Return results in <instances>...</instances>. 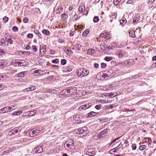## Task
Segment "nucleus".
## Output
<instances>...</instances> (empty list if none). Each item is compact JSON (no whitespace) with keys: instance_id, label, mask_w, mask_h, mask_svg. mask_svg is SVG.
<instances>
[{"instance_id":"nucleus-60","label":"nucleus","mask_w":156,"mask_h":156,"mask_svg":"<svg viewBox=\"0 0 156 156\" xmlns=\"http://www.w3.org/2000/svg\"><path fill=\"white\" fill-rule=\"evenodd\" d=\"M49 52L50 53L51 55H54L55 53V51H53L52 50H50Z\"/></svg>"},{"instance_id":"nucleus-52","label":"nucleus","mask_w":156,"mask_h":156,"mask_svg":"<svg viewBox=\"0 0 156 156\" xmlns=\"http://www.w3.org/2000/svg\"><path fill=\"white\" fill-rule=\"evenodd\" d=\"M132 149L133 150H135L136 149V145L135 144H133L132 145Z\"/></svg>"},{"instance_id":"nucleus-8","label":"nucleus","mask_w":156,"mask_h":156,"mask_svg":"<svg viewBox=\"0 0 156 156\" xmlns=\"http://www.w3.org/2000/svg\"><path fill=\"white\" fill-rule=\"evenodd\" d=\"M34 151L37 153H40L42 152L43 151V148L41 146H38L37 147L34 149Z\"/></svg>"},{"instance_id":"nucleus-31","label":"nucleus","mask_w":156,"mask_h":156,"mask_svg":"<svg viewBox=\"0 0 156 156\" xmlns=\"http://www.w3.org/2000/svg\"><path fill=\"white\" fill-rule=\"evenodd\" d=\"M99 20V19L98 16H95L93 19V21L94 23L98 22Z\"/></svg>"},{"instance_id":"nucleus-17","label":"nucleus","mask_w":156,"mask_h":156,"mask_svg":"<svg viewBox=\"0 0 156 156\" xmlns=\"http://www.w3.org/2000/svg\"><path fill=\"white\" fill-rule=\"evenodd\" d=\"M107 132V131L106 129H104L101 131L100 133L99 134L98 136L99 138H101V136H105V134Z\"/></svg>"},{"instance_id":"nucleus-18","label":"nucleus","mask_w":156,"mask_h":156,"mask_svg":"<svg viewBox=\"0 0 156 156\" xmlns=\"http://www.w3.org/2000/svg\"><path fill=\"white\" fill-rule=\"evenodd\" d=\"M45 46H46L45 45L44 46H40V52L41 54V51H42V52L44 53V54L46 52V48H45Z\"/></svg>"},{"instance_id":"nucleus-27","label":"nucleus","mask_w":156,"mask_h":156,"mask_svg":"<svg viewBox=\"0 0 156 156\" xmlns=\"http://www.w3.org/2000/svg\"><path fill=\"white\" fill-rule=\"evenodd\" d=\"M64 51L67 54H71L73 53L72 50L70 49H68V48H65Z\"/></svg>"},{"instance_id":"nucleus-54","label":"nucleus","mask_w":156,"mask_h":156,"mask_svg":"<svg viewBox=\"0 0 156 156\" xmlns=\"http://www.w3.org/2000/svg\"><path fill=\"white\" fill-rule=\"evenodd\" d=\"M78 15H77L76 14H75V15L74 16L73 18L74 19L73 20H75V21L76 20L78 19Z\"/></svg>"},{"instance_id":"nucleus-2","label":"nucleus","mask_w":156,"mask_h":156,"mask_svg":"<svg viewBox=\"0 0 156 156\" xmlns=\"http://www.w3.org/2000/svg\"><path fill=\"white\" fill-rule=\"evenodd\" d=\"M14 62L16 64L20 66H25L27 63L25 60L19 59L15 60Z\"/></svg>"},{"instance_id":"nucleus-37","label":"nucleus","mask_w":156,"mask_h":156,"mask_svg":"<svg viewBox=\"0 0 156 156\" xmlns=\"http://www.w3.org/2000/svg\"><path fill=\"white\" fill-rule=\"evenodd\" d=\"M8 20H9V19L6 16L4 17L3 18V23H6L8 21Z\"/></svg>"},{"instance_id":"nucleus-25","label":"nucleus","mask_w":156,"mask_h":156,"mask_svg":"<svg viewBox=\"0 0 156 156\" xmlns=\"http://www.w3.org/2000/svg\"><path fill=\"white\" fill-rule=\"evenodd\" d=\"M118 95L119 94L117 93H116V92H113L109 93V96L111 98H112Z\"/></svg>"},{"instance_id":"nucleus-43","label":"nucleus","mask_w":156,"mask_h":156,"mask_svg":"<svg viewBox=\"0 0 156 156\" xmlns=\"http://www.w3.org/2000/svg\"><path fill=\"white\" fill-rule=\"evenodd\" d=\"M7 41L10 43V44H12V43L13 41L11 38H7L6 39Z\"/></svg>"},{"instance_id":"nucleus-28","label":"nucleus","mask_w":156,"mask_h":156,"mask_svg":"<svg viewBox=\"0 0 156 156\" xmlns=\"http://www.w3.org/2000/svg\"><path fill=\"white\" fill-rule=\"evenodd\" d=\"M90 30L89 29H87L85 30L83 33L82 35L84 37H86L87 34L89 33Z\"/></svg>"},{"instance_id":"nucleus-21","label":"nucleus","mask_w":156,"mask_h":156,"mask_svg":"<svg viewBox=\"0 0 156 156\" xmlns=\"http://www.w3.org/2000/svg\"><path fill=\"white\" fill-rule=\"evenodd\" d=\"M108 75L109 76L111 77H113L115 75V73L114 72L113 70H110L108 73Z\"/></svg>"},{"instance_id":"nucleus-41","label":"nucleus","mask_w":156,"mask_h":156,"mask_svg":"<svg viewBox=\"0 0 156 156\" xmlns=\"http://www.w3.org/2000/svg\"><path fill=\"white\" fill-rule=\"evenodd\" d=\"M66 60L65 59H62L61 61V63L62 65H64L66 64Z\"/></svg>"},{"instance_id":"nucleus-6","label":"nucleus","mask_w":156,"mask_h":156,"mask_svg":"<svg viewBox=\"0 0 156 156\" xmlns=\"http://www.w3.org/2000/svg\"><path fill=\"white\" fill-rule=\"evenodd\" d=\"M68 89H64L61 90L60 92V95L63 96H69V94L68 93Z\"/></svg>"},{"instance_id":"nucleus-3","label":"nucleus","mask_w":156,"mask_h":156,"mask_svg":"<svg viewBox=\"0 0 156 156\" xmlns=\"http://www.w3.org/2000/svg\"><path fill=\"white\" fill-rule=\"evenodd\" d=\"M117 54L119 58H121L123 57H126L128 56V53L124 51H122L120 50H118L117 51Z\"/></svg>"},{"instance_id":"nucleus-48","label":"nucleus","mask_w":156,"mask_h":156,"mask_svg":"<svg viewBox=\"0 0 156 156\" xmlns=\"http://www.w3.org/2000/svg\"><path fill=\"white\" fill-rule=\"evenodd\" d=\"M13 31L14 32H16L18 30V28L16 26H14L12 28Z\"/></svg>"},{"instance_id":"nucleus-58","label":"nucleus","mask_w":156,"mask_h":156,"mask_svg":"<svg viewBox=\"0 0 156 156\" xmlns=\"http://www.w3.org/2000/svg\"><path fill=\"white\" fill-rule=\"evenodd\" d=\"M41 70L39 69L36 70L34 71V73H35L40 74L41 73Z\"/></svg>"},{"instance_id":"nucleus-34","label":"nucleus","mask_w":156,"mask_h":156,"mask_svg":"<svg viewBox=\"0 0 156 156\" xmlns=\"http://www.w3.org/2000/svg\"><path fill=\"white\" fill-rule=\"evenodd\" d=\"M15 148L13 147L12 148H9L6 150L7 151V153H9L11 152L14 151L15 150Z\"/></svg>"},{"instance_id":"nucleus-24","label":"nucleus","mask_w":156,"mask_h":156,"mask_svg":"<svg viewBox=\"0 0 156 156\" xmlns=\"http://www.w3.org/2000/svg\"><path fill=\"white\" fill-rule=\"evenodd\" d=\"M19 127H16L12 129V131L13 134L17 133L18 132V130L20 129Z\"/></svg>"},{"instance_id":"nucleus-15","label":"nucleus","mask_w":156,"mask_h":156,"mask_svg":"<svg viewBox=\"0 0 156 156\" xmlns=\"http://www.w3.org/2000/svg\"><path fill=\"white\" fill-rule=\"evenodd\" d=\"M89 104H88V105H82L79 108V109L81 110V109L85 110L86 109L89 108L90 107V105H89Z\"/></svg>"},{"instance_id":"nucleus-59","label":"nucleus","mask_w":156,"mask_h":156,"mask_svg":"<svg viewBox=\"0 0 156 156\" xmlns=\"http://www.w3.org/2000/svg\"><path fill=\"white\" fill-rule=\"evenodd\" d=\"M28 89H30V90H33L36 89L35 87L34 86H32V87L28 88Z\"/></svg>"},{"instance_id":"nucleus-64","label":"nucleus","mask_w":156,"mask_h":156,"mask_svg":"<svg viewBox=\"0 0 156 156\" xmlns=\"http://www.w3.org/2000/svg\"><path fill=\"white\" fill-rule=\"evenodd\" d=\"M74 31H71L70 33V35L71 36H73L74 34Z\"/></svg>"},{"instance_id":"nucleus-61","label":"nucleus","mask_w":156,"mask_h":156,"mask_svg":"<svg viewBox=\"0 0 156 156\" xmlns=\"http://www.w3.org/2000/svg\"><path fill=\"white\" fill-rule=\"evenodd\" d=\"M66 70L68 72H69L72 70V69L70 68L69 66H68Z\"/></svg>"},{"instance_id":"nucleus-36","label":"nucleus","mask_w":156,"mask_h":156,"mask_svg":"<svg viewBox=\"0 0 156 156\" xmlns=\"http://www.w3.org/2000/svg\"><path fill=\"white\" fill-rule=\"evenodd\" d=\"M116 16L117 15L115 14L114 15H111V16H110V18L111 19L112 18V19H115L116 18ZM113 21V20L111 19V20H110V22L111 23Z\"/></svg>"},{"instance_id":"nucleus-4","label":"nucleus","mask_w":156,"mask_h":156,"mask_svg":"<svg viewBox=\"0 0 156 156\" xmlns=\"http://www.w3.org/2000/svg\"><path fill=\"white\" fill-rule=\"evenodd\" d=\"M15 106H13L12 107H6L3 108L0 110V113H6V112H9L13 110L14 109Z\"/></svg>"},{"instance_id":"nucleus-5","label":"nucleus","mask_w":156,"mask_h":156,"mask_svg":"<svg viewBox=\"0 0 156 156\" xmlns=\"http://www.w3.org/2000/svg\"><path fill=\"white\" fill-rule=\"evenodd\" d=\"M39 132V130L34 129L31 130L29 132V134L31 137H33L37 134Z\"/></svg>"},{"instance_id":"nucleus-62","label":"nucleus","mask_w":156,"mask_h":156,"mask_svg":"<svg viewBox=\"0 0 156 156\" xmlns=\"http://www.w3.org/2000/svg\"><path fill=\"white\" fill-rule=\"evenodd\" d=\"M94 67L96 68H98L99 66V65L98 63H95L94 64Z\"/></svg>"},{"instance_id":"nucleus-35","label":"nucleus","mask_w":156,"mask_h":156,"mask_svg":"<svg viewBox=\"0 0 156 156\" xmlns=\"http://www.w3.org/2000/svg\"><path fill=\"white\" fill-rule=\"evenodd\" d=\"M112 57L111 56L110 57H105L104 58L105 60L107 61H109L112 59Z\"/></svg>"},{"instance_id":"nucleus-11","label":"nucleus","mask_w":156,"mask_h":156,"mask_svg":"<svg viewBox=\"0 0 156 156\" xmlns=\"http://www.w3.org/2000/svg\"><path fill=\"white\" fill-rule=\"evenodd\" d=\"M140 17L138 15H135L133 20V23L134 24H136L140 20Z\"/></svg>"},{"instance_id":"nucleus-10","label":"nucleus","mask_w":156,"mask_h":156,"mask_svg":"<svg viewBox=\"0 0 156 156\" xmlns=\"http://www.w3.org/2000/svg\"><path fill=\"white\" fill-rule=\"evenodd\" d=\"M97 113L94 112H91L87 114L86 117L87 118H90L96 115Z\"/></svg>"},{"instance_id":"nucleus-42","label":"nucleus","mask_w":156,"mask_h":156,"mask_svg":"<svg viewBox=\"0 0 156 156\" xmlns=\"http://www.w3.org/2000/svg\"><path fill=\"white\" fill-rule=\"evenodd\" d=\"M59 62V60L58 59L56 58L51 61V62L53 63H57Z\"/></svg>"},{"instance_id":"nucleus-38","label":"nucleus","mask_w":156,"mask_h":156,"mask_svg":"<svg viewBox=\"0 0 156 156\" xmlns=\"http://www.w3.org/2000/svg\"><path fill=\"white\" fill-rule=\"evenodd\" d=\"M86 154L90 156H93L94 154V152L93 151L89 152L87 151L86 153Z\"/></svg>"},{"instance_id":"nucleus-32","label":"nucleus","mask_w":156,"mask_h":156,"mask_svg":"<svg viewBox=\"0 0 156 156\" xmlns=\"http://www.w3.org/2000/svg\"><path fill=\"white\" fill-rule=\"evenodd\" d=\"M94 51V50L93 49H89L87 51V53L89 55L92 54Z\"/></svg>"},{"instance_id":"nucleus-55","label":"nucleus","mask_w":156,"mask_h":156,"mask_svg":"<svg viewBox=\"0 0 156 156\" xmlns=\"http://www.w3.org/2000/svg\"><path fill=\"white\" fill-rule=\"evenodd\" d=\"M154 1L155 0H154L153 1H151L150 2V0H148L147 2V4L149 5H151V4H153L154 2Z\"/></svg>"},{"instance_id":"nucleus-57","label":"nucleus","mask_w":156,"mask_h":156,"mask_svg":"<svg viewBox=\"0 0 156 156\" xmlns=\"http://www.w3.org/2000/svg\"><path fill=\"white\" fill-rule=\"evenodd\" d=\"M23 53L27 55H29L30 54V52L28 51H24L23 52Z\"/></svg>"},{"instance_id":"nucleus-39","label":"nucleus","mask_w":156,"mask_h":156,"mask_svg":"<svg viewBox=\"0 0 156 156\" xmlns=\"http://www.w3.org/2000/svg\"><path fill=\"white\" fill-rule=\"evenodd\" d=\"M126 19L125 18H123L121 20H120V24L122 25V24L124 23H126Z\"/></svg>"},{"instance_id":"nucleus-12","label":"nucleus","mask_w":156,"mask_h":156,"mask_svg":"<svg viewBox=\"0 0 156 156\" xmlns=\"http://www.w3.org/2000/svg\"><path fill=\"white\" fill-rule=\"evenodd\" d=\"M117 87L115 84H112L109 85L107 88V89L109 90L116 89Z\"/></svg>"},{"instance_id":"nucleus-49","label":"nucleus","mask_w":156,"mask_h":156,"mask_svg":"<svg viewBox=\"0 0 156 156\" xmlns=\"http://www.w3.org/2000/svg\"><path fill=\"white\" fill-rule=\"evenodd\" d=\"M27 36L28 38H31L33 37V34H27Z\"/></svg>"},{"instance_id":"nucleus-47","label":"nucleus","mask_w":156,"mask_h":156,"mask_svg":"<svg viewBox=\"0 0 156 156\" xmlns=\"http://www.w3.org/2000/svg\"><path fill=\"white\" fill-rule=\"evenodd\" d=\"M106 64L104 63H101V67L102 68H105L106 66Z\"/></svg>"},{"instance_id":"nucleus-16","label":"nucleus","mask_w":156,"mask_h":156,"mask_svg":"<svg viewBox=\"0 0 156 156\" xmlns=\"http://www.w3.org/2000/svg\"><path fill=\"white\" fill-rule=\"evenodd\" d=\"M82 46L81 44H77L74 46L72 48V49L77 50L78 51L80 50V48Z\"/></svg>"},{"instance_id":"nucleus-44","label":"nucleus","mask_w":156,"mask_h":156,"mask_svg":"<svg viewBox=\"0 0 156 156\" xmlns=\"http://www.w3.org/2000/svg\"><path fill=\"white\" fill-rule=\"evenodd\" d=\"M118 147H116L115 148H114V149H112L110 151V152H116V151L117 150V149L118 148Z\"/></svg>"},{"instance_id":"nucleus-46","label":"nucleus","mask_w":156,"mask_h":156,"mask_svg":"<svg viewBox=\"0 0 156 156\" xmlns=\"http://www.w3.org/2000/svg\"><path fill=\"white\" fill-rule=\"evenodd\" d=\"M101 105H96L95 108L97 110H100L101 108Z\"/></svg>"},{"instance_id":"nucleus-19","label":"nucleus","mask_w":156,"mask_h":156,"mask_svg":"<svg viewBox=\"0 0 156 156\" xmlns=\"http://www.w3.org/2000/svg\"><path fill=\"white\" fill-rule=\"evenodd\" d=\"M36 112L35 110H34L33 111H31L29 112H27V113L28 114V115H29L30 116H34L36 113Z\"/></svg>"},{"instance_id":"nucleus-63","label":"nucleus","mask_w":156,"mask_h":156,"mask_svg":"<svg viewBox=\"0 0 156 156\" xmlns=\"http://www.w3.org/2000/svg\"><path fill=\"white\" fill-rule=\"evenodd\" d=\"M82 128L83 129V131H84V132L86 131L87 129V127L86 126H84L83 127H82Z\"/></svg>"},{"instance_id":"nucleus-20","label":"nucleus","mask_w":156,"mask_h":156,"mask_svg":"<svg viewBox=\"0 0 156 156\" xmlns=\"http://www.w3.org/2000/svg\"><path fill=\"white\" fill-rule=\"evenodd\" d=\"M22 113V111H19L13 112L12 114V115L15 116H18L19 115Z\"/></svg>"},{"instance_id":"nucleus-26","label":"nucleus","mask_w":156,"mask_h":156,"mask_svg":"<svg viewBox=\"0 0 156 156\" xmlns=\"http://www.w3.org/2000/svg\"><path fill=\"white\" fill-rule=\"evenodd\" d=\"M76 132L78 134H81L84 132L82 128H79V129H76Z\"/></svg>"},{"instance_id":"nucleus-29","label":"nucleus","mask_w":156,"mask_h":156,"mask_svg":"<svg viewBox=\"0 0 156 156\" xmlns=\"http://www.w3.org/2000/svg\"><path fill=\"white\" fill-rule=\"evenodd\" d=\"M129 34L130 36L132 37H135V32L133 31H130L129 32Z\"/></svg>"},{"instance_id":"nucleus-53","label":"nucleus","mask_w":156,"mask_h":156,"mask_svg":"<svg viewBox=\"0 0 156 156\" xmlns=\"http://www.w3.org/2000/svg\"><path fill=\"white\" fill-rule=\"evenodd\" d=\"M5 87V85L3 84H0V90H2Z\"/></svg>"},{"instance_id":"nucleus-50","label":"nucleus","mask_w":156,"mask_h":156,"mask_svg":"<svg viewBox=\"0 0 156 156\" xmlns=\"http://www.w3.org/2000/svg\"><path fill=\"white\" fill-rule=\"evenodd\" d=\"M5 41L3 39H2L0 41V42L2 44V45H5V43H4Z\"/></svg>"},{"instance_id":"nucleus-22","label":"nucleus","mask_w":156,"mask_h":156,"mask_svg":"<svg viewBox=\"0 0 156 156\" xmlns=\"http://www.w3.org/2000/svg\"><path fill=\"white\" fill-rule=\"evenodd\" d=\"M67 14V13L66 12V13H65L62 14L61 15V19L63 20H65L68 17Z\"/></svg>"},{"instance_id":"nucleus-14","label":"nucleus","mask_w":156,"mask_h":156,"mask_svg":"<svg viewBox=\"0 0 156 156\" xmlns=\"http://www.w3.org/2000/svg\"><path fill=\"white\" fill-rule=\"evenodd\" d=\"M76 90L75 88H71L70 89H68V92L69 94V96H70L72 95L74 93H76Z\"/></svg>"},{"instance_id":"nucleus-7","label":"nucleus","mask_w":156,"mask_h":156,"mask_svg":"<svg viewBox=\"0 0 156 156\" xmlns=\"http://www.w3.org/2000/svg\"><path fill=\"white\" fill-rule=\"evenodd\" d=\"M79 11L80 13H83L85 15H87V13H86L85 12V6L82 4L81 6H80L79 8Z\"/></svg>"},{"instance_id":"nucleus-33","label":"nucleus","mask_w":156,"mask_h":156,"mask_svg":"<svg viewBox=\"0 0 156 156\" xmlns=\"http://www.w3.org/2000/svg\"><path fill=\"white\" fill-rule=\"evenodd\" d=\"M42 32L44 34H45L47 35H49L50 34L49 31L46 29L43 30Z\"/></svg>"},{"instance_id":"nucleus-51","label":"nucleus","mask_w":156,"mask_h":156,"mask_svg":"<svg viewBox=\"0 0 156 156\" xmlns=\"http://www.w3.org/2000/svg\"><path fill=\"white\" fill-rule=\"evenodd\" d=\"M32 48L34 52H36L37 51V49L35 46L33 45L32 46Z\"/></svg>"},{"instance_id":"nucleus-9","label":"nucleus","mask_w":156,"mask_h":156,"mask_svg":"<svg viewBox=\"0 0 156 156\" xmlns=\"http://www.w3.org/2000/svg\"><path fill=\"white\" fill-rule=\"evenodd\" d=\"M100 37H103L106 39H109L110 38V36L106 32H104L103 33H101L100 35Z\"/></svg>"},{"instance_id":"nucleus-13","label":"nucleus","mask_w":156,"mask_h":156,"mask_svg":"<svg viewBox=\"0 0 156 156\" xmlns=\"http://www.w3.org/2000/svg\"><path fill=\"white\" fill-rule=\"evenodd\" d=\"M66 143H65L64 144V146L65 147V146H66L67 147L70 148V150H72L73 149L72 148V147L74 146V141H72V142L71 143V144H69L68 143H67V144H66Z\"/></svg>"},{"instance_id":"nucleus-56","label":"nucleus","mask_w":156,"mask_h":156,"mask_svg":"<svg viewBox=\"0 0 156 156\" xmlns=\"http://www.w3.org/2000/svg\"><path fill=\"white\" fill-rule=\"evenodd\" d=\"M145 149V145H142V146H140L139 147V149L140 150H142Z\"/></svg>"},{"instance_id":"nucleus-40","label":"nucleus","mask_w":156,"mask_h":156,"mask_svg":"<svg viewBox=\"0 0 156 156\" xmlns=\"http://www.w3.org/2000/svg\"><path fill=\"white\" fill-rule=\"evenodd\" d=\"M121 0H114L113 3L115 5H117L120 2Z\"/></svg>"},{"instance_id":"nucleus-45","label":"nucleus","mask_w":156,"mask_h":156,"mask_svg":"<svg viewBox=\"0 0 156 156\" xmlns=\"http://www.w3.org/2000/svg\"><path fill=\"white\" fill-rule=\"evenodd\" d=\"M23 21L24 23H27L28 21V19L27 17H25L23 18Z\"/></svg>"},{"instance_id":"nucleus-23","label":"nucleus","mask_w":156,"mask_h":156,"mask_svg":"<svg viewBox=\"0 0 156 156\" xmlns=\"http://www.w3.org/2000/svg\"><path fill=\"white\" fill-rule=\"evenodd\" d=\"M26 71H23L17 74V76L18 77H23L26 74Z\"/></svg>"},{"instance_id":"nucleus-30","label":"nucleus","mask_w":156,"mask_h":156,"mask_svg":"<svg viewBox=\"0 0 156 156\" xmlns=\"http://www.w3.org/2000/svg\"><path fill=\"white\" fill-rule=\"evenodd\" d=\"M80 116H81L80 115H76L74 117V119L75 120H80Z\"/></svg>"},{"instance_id":"nucleus-1","label":"nucleus","mask_w":156,"mask_h":156,"mask_svg":"<svg viewBox=\"0 0 156 156\" xmlns=\"http://www.w3.org/2000/svg\"><path fill=\"white\" fill-rule=\"evenodd\" d=\"M89 73V70L85 68H80L76 71L77 75L79 77H83L87 76Z\"/></svg>"}]
</instances>
